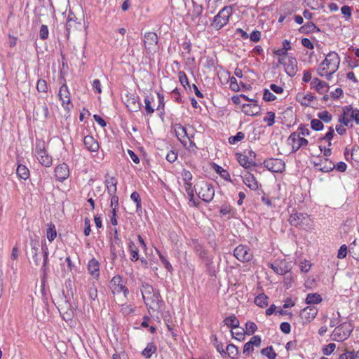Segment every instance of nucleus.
Returning a JSON list of instances; mask_svg holds the SVG:
<instances>
[{
  "label": "nucleus",
  "instance_id": "nucleus-1",
  "mask_svg": "<svg viewBox=\"0 0 359 359\" xmlns=\"http://www.w3.org/2000/svg\"><path fill=\"white\" fill-rule=\"evenodd\" d=\"M105 185L108 192L111 195L110 200V209L107 213V220L111 224H117V215L119 211L118 198L116 195L117 180L114 177L107 176L105 179Z\"/></svg>",
  "mask_w": 359,
  "mask_h": 359
},
{
  "label": "nucleus",
  "instance_id": "nucleus-2",
  "mask_svg": "<svg viewBox=\"0 0 359 359\" xmlns=\"http://www.w3.org/2000/svg\"><path fill=\"white\" fill-rule=\"evenodd\" d=\"M34 152L36 159L41 165L48 168L52 165V156L48 154V151L46 149V143L43 140H36Z\"/></svg>",
  "mask_w": 359,
  "mask_h": 359
},
{
  "label": "nucleus",
  "instance_id": "nucleus-3",
  "mask_svg": "<svg viewBox=\"0 0 359 359\" xmlns=\"http://www.w3.org/2000/svg\"><path fill=\"white\" fill-rule=\"evenodd\" d=\"M195 192L205 202H210L215 195L213 187L205 181H200L195 185Z\"/></svg>",
  "mask_w": 359,
  "mask_h": 359
},
{
  "label": "nucleus",
  "instance_id": "nucleus-4",
  "mask_svg": "<svg viewBox=\"0 0 359 359\" xmlns=\"http://www.w3.org/2000/svg\"><path fill=\"white\" fill-rule=\"evenodd\" d=\"M232 15V7L224 6L219 12L214 17L213 21L211 24L212 27L215 29L219 30L225 26L229 20L230 16Z\"/></svg>",
  "mask_w": 359,
  "mask_h": 359
},
{
  "label": "nucleus",
  "instance_id": "nucleus-5",
  "mask_svg": "<svg viewBox=\"0 0 359 359\" xmlns=\"http://www.w3.org/2000/svg\"><path fill=\"white\" fill-rule=\"evenodd\" d=\"M353 325L350 322H344L337 326L332 332L333 340L342 341L347 339L353 330Z\"/></svg>",
  "mask_w": 359,
  "mask_h": 359
},
{
  "label": "nucleus",
  "instance_id": "nucleus-6",
  "mask_svg": "<svg viewBox=\"0 0 359 359\" xmlns=\"http://www.w3.org/2000/svg\"><path fill=\"white\" fill-rule=\"evenodd\" d=\"M143 43L144 54L148 56L154 55L158 50V36L156 33L149 32L144 34Z\"/></svg>",
  "mask_w": 359,
  "mask_h": 359
},
{
  "label": "nucleus",
  "instance_id": "nucleus-7",
  "mask_svg": "<svg viewBox=\"0 0 359 359\" xmlns=\"http://www.w3.org/2000/svg\"><path fill=\"white\" fill-rule=\"evenodd\" d=\"M309 142L304 137L300 136L299 133H292L287 139V144L291 145L293 152H296L301 147L307 146Z\"/></svg>",
  "mask_w": 359,
  "mask_h": 359
},
{
  "label": "nucleus",
  "instance_id": "nucleus-8",
  "mask_svg": "<svg viewBox=\"0 0 359 359\" xmlns=\"http://www.w3.org/2000/svg\"><path fill=\"white\" fill-rule=\"evenodd\" d=\"M279 64L284 66L285 72L289 76L292 77L296 75L297 72V61L296 58L292 56L287 57L286 59L280 58Z\"/></svg>",
  "mask_w": 359,
  "mask_h": 359
},
{
  "label": "nucleus",
  "instance_id": "nucleus-9",
  "mask_svg": "<svg viewBox=\"0 0 359 359\" xmlns=\"http://www.w3.org/2000/svg\"><path fill=\"white\" fill-rule=\"evenodd\" d=\"M326 65V69L336 72L340 64V57L335 52H330L322 62Z\"/></svg>",
  "mask_w": 359,
  "mask_h": 359
},
{
  "label": "nucleus",
  "instance_id": "nucleus-10",
  "mask_svg": "<svg viewBox=\"0 0 359 359\" xmlns=\"http://www.w3.org/2000/svg\"><path fill=\"white\" fill-rule=\"evenodd\" d=\"M235 257L242 262H248L252 258V254L250 252V248L245 245H239L234 251Z\"/></svg>",
  "mask_w": 359,
  "mask_h": 359
},
{
  "label": "nucleus",
  "instance_id": "nucleus-11",
  "mask_svg": "<svg viewBox=\"0 0 359 359\" xmlns=\"http://www.w3.org/2000/svg\"><path fill=\"white\" fill-rule=\"evenodd\" d=\"M264 166L273 172H281L285 170V162L279 158H271L264 161Z\"/></svg>",
  "mask_w": 359,
  "mask_h": 359
},
{
  "label": "nucleus",
  "instance_id": "nucleus-12",
  "mask_svg": "<svg viewBox=\"0 0 359 359\" xmlns=\"http://www.w3.org/2000/svg\"><path fill=\"white\" fill-rule=\"evenodd\" d=\"M269 266L278 275H285L291 270V265L285 259L270 263Z\"/></svg>",
  "mask_w": 359,
  "mask_h": 359
},
{
  "label": "nucleus",
  "instance_id": "nucleus-13",
  "mask_svg": "<svg viewBox=\"0 0 359 359\" xmlns=\"http://www.w3.org/2000/svg\"><path fill=\"white\" fill-rule=\"evenodd\" d=\"M110 283L112 285L114 292H116L119 293V292H123V294L126 297L129 294V290L126 287L125 283L123 282V280L121 276H119V275L115 276L111 280Z\"/></svg>",
  "mask_w": 359,
  "mask_h": 359
},
{
  "label": "nucleus",
  "instance_id": "nucleus-14",
  "mask_svg": "<svg viewBox=\"0 0 359 359\" xmlns=\"http://www.w3.org/2000/svg\"><path fill=\"white\" fill-rule=\"evenodd\" d=\"M125 103L128 110L133 112L138 111L141 108L140 98L135 95H127Z\"/></svg>",
  "mask_w": 359,
  "mask_h": 359
},
{
  "label": "nucleus",
  "instance_id": "nucleus-15",
  "mask_svg": "<svg viewBox=\"0 0 359 359\" xmlns=\"http://www.w3.org/2000/svg\"><path fill=\"white\" fill-rule=\"evenodd\" d=\"M146 302L149 303L148 306L152 309H158L161 308L162 304H163L158 290H156L150 296V298L147 299Z\"/></svg>",
  "mask_w": 359,
  "mask_h": 359
},
{
  "label": "nucleus",
  "instance_id": "nucleus-16",
  "mask_svg": "<svg viewBox=\"0 0 359 359\" xmlns=\"http://www.w3.org/2000/svg\"><path fill=\"white\" fill-rule=\"evenodd\" d=\"M241 177L243 178V183L251 190L255 191L258 189L259 183L252 174L248 171H245L242 173Z\"/></svg>",
  "mask_w": 359,
  "mask_h": 359
},
{
  "label": "nucleus",
  "instance_id": "nucleus-17",
  "mask_svg": "<svg viewBox=\"0 0 359 359\" xmlns=\"http://www.w3.org/2000/svg\"><path fill=\"white\" fill-rule=\"evenodd\" d=\"M69 175V167L66 163L60 164L55 168V176L60 182L66 180Z\"/></svg>",
  "mask_w": 359,
  "mask_h": 359
},
{
  "label": "nucleus",
  "instance_id": "nucleus-18",
  "mask_svg": "<svg viewBox=\"0 0 359 359\" xmlns=\"http://www.w3.org/2000/svg\"><path fill=\"white\" fill-rule=\"evenodd\" d=\"M318 314V309L313 306H309L302 309L300 312L302 318H304L306 323L313 320Z\"/></svg>",
  "mask_w": 359,
  "mask_h": 359
},
{
  "label": "nucleus",
  "instance_id": "nucleus-19",
  "mask_svg": "<svg viewBox=\"0 0 359 359\" xmlns=\"http://www.w3.org/2000/svg\"><path fill=\"white\" fill-rule=\"evenodd\" d=\"M83 144L87 150L90 152H97L100 148L99 143L93 136L86 135L83 138Z\"/></svg>",
  "mask_w": 359,
  "mask_h": 359
},
{
  "label": "nucleus",
  "instance_id": "nucleus-20",
  "mask_svg": "<svg viewBox=\"0 0 359 359\" xmlns=\"http://www.w3.org/2000/svg\"><path fill=\"white\" fill-rule=\"evenodd\" d=\"M58 95L60 100L62 101V106L67 107V106L70 104V93L66 84H63L60 88Z\"/></svg>",
  "mask_w": 359,
  "mask_h": 359
},
{
  "label": "nucleus",
  "instance_id": "nucleus-21",
  "mask_svg": "<svg viewBox=\"0 0 359 359\" xmlns=\"http://www.w3.org/2000/svg\"><path fill=\"white\" fill-rule=\"evenodd\" d=\"M30 245L32 248L33 261L36 266H39L40 264L41 259L39 257L38 252L40 247L41 248V244L40 245L39 240L32 238L30 241Z\"/></svg>",
  "mask_w": 359,
  "mask_h": 359
},
{
  "label": "nucleus",
  "instance_id": "nucleus-22",
  "mask_svg": "<svg viewBox=\"0 0 359 359\" xmlns=\"http://www.w3.org/2000/svg\"><path fill=\"white\" fill-rule=\"evenodd\" d=\"M88 270L90 275L96 279L100 277V264L95 258L91 259L88 264Z\"/></svg>",
  "mask_w": 359,
  "mask_h": 359
},
{
  "label": "nucleus",
  "instance_id": "nucleus-23",
  "mask_svg": "<svg viewBox=\"0 0 359 359\" xmlns=\"http://www.w3.org/2000/svg\"><path fill=\"white\" fill-rule=\"evenodd\" d=\"M175 134L177 139L184 146L187 144V139L190 140V138L188 136L187 132V129L181 125L177 126V128H175Z\"/></svg>",
  "mask_w": 359,
  "mask_h": 359
},
{
  "label": "nucleus",
  "instance_id": "nucleus-24",
  "mask_svg": "<svg viewBox=\"0 0 359 359\" xmlns=\"http://www.w3.org/2000/svg\"><path fill=\"white\" fill-rule=\"evenodd\" d=\"M315 166L318 170L323 172H330L334 168V165L327 158L321 161L320 163H315Z\"/></svg>",
  "mask_w": 359,
  "mask_h": 359
},
{
  "label": "nucleus",
  "instance_id": "nucleus-25",
  "mask_svg": "<svg viewBox=\"0 0 359 359\" xmlns=\"http://www.w3.org/2000/svg\"><path fill=\"white\" fill-rule=\"evenodd\" d=\"M345 115L350 116L351 121H353L356 125L359 126V109L351 106L345 107Z\"/></svg>",
  "mask_w": 359,
  "mask_h": 359
},
{
  "label": "nucleus",
  "instance_id": "nucleus-26",
  "mask_svg": "<svg viewBox=\"0 0 359 359\" xmlns=\"http://www.w3.org/2000/svg\"><path fill=\"white\" fill-rule=\"evenodd\" d=\"M156 290H154L153 287L148 283H142L141 287V292L142 294L143 299L147 306L149 303L146 302L147 299L150 298V296Z\"/></svg>",
  "mask_w": 359,
  "mask_h": 359
},
{
  "label": "nucleus",
  "instance_id": "nucleus-27",
  "mask_svg": "<svg viewBox=\"0 0 359 359\" xmlns=\"http://www.w3.org/2000/svg\"><path fill=\"white\" fill-rule=\"evenodd\" d=\"M344 155L346 160L348 161L349 158L351 157V158L354 161L359 163V147L356 145L353 146L351 148V153L348 152V150L346 148L344 151Z\"/></svg>",
  "mask_w": 359,
  "mask_h": 359
},
{
  "label": "nucleus",
  "instance_id": "nucleus-28",
  "mask_svg": "<svg viewBox=\"0 0 359 359\" xmlns=\"http://www.w3.org/2000/svg\"><path fill=\"white\" fill-rule=\"evenodd\" d=\"M236 156L238 162L244 168L248 169L251 167H254L249 158H247V156L244 153H238Z\"/></svg>",
  "mask_w": 359,
  "mask_h": 359
},
{
  "label": "nucleus",
  "instance_id": "nucleus-29",
  "mask_svg": "<svg viewBox=\"0 0 359 359\" xmlns=\"http://www.w3.org/2000/svg\"><path fill=\"white\" fill-rule=\"evenodd\" d=\"M299 32L303 34L316 33L319 32L320 29L313 22H309L302 26L299 28Z\"/></svg>",
  "mask_w": 359,
  "mask_h": 359
},
{
  "label": "nucleus",
  "instance_id": "nucleus-30",
  "mask_svg": "<svg viewBox=\"0 0 359 359\" xmlns=\"http://www.w3.org/2000/svg\"><path fill=\"white\" fill-rule=\"evenodd\" d=\"M223 322L225 325L231 329L239 327L240 322L235 315H231L225 318Z\"/></svg>",
  "mask_w": 359,
  "mask_h": 359
},
{
  "label": "nucleus",
  "instance_id": "nucleus-31",
  "mask_svg": "<svg viewBox=\"0 0 359 359\" xmlns=\"http://www.w3.org/2000/svg\"><path fill=\"white\" fill-rule=\"evenodd\" d=\"M243 111L248 116H255L259 114L260 108L257 104H243Z\"/></svg>",
  "mask_w": 359,
  "mask_h": 359
},
{
  "label": "nucleus",
  "instance_id": "nucleus-32",
  "mask_svg": "<svg viewBox=\"0 0 359 359\" xmlns=\"http://www.w3.org/2000/svg\"><path fill=\"white\" fill-rule=\"evenodd\" d=\"M323 299L318 293H309L305 299L306 304H317L322 302Z\"/></svg>",
  "mask_w": 359,
  "mask_h": 359
},
{
  "label": "nucleus",
  "instance_id": "nucleus-33",
  "mask_svg": "<svg viewBox=\"0 0 359 359\" xmlns=\"http://www.w3.org/2000/svg\"><path fill=\"white\" fill-rule=\"evenodd\" d=\"M157 350V347L154 342H149L142 352V355L145 358H150L153 353Z\"/></svg>",
  "mask_w": 359,
  "mask_h": 359
},
{
  "label": "nucleus",
  "instance_id": "nucleus-34",
  "mask_svg": "<svg viewBox=\"0 0 359 359\" xmlns=\"http://www.w3.org/2000/svg\"><path fill=\"white\" fill-rule=\"evenodd\" d=\"M314 100V96L311 94H298L297 95V100L304 106H309L311 102Z\"/></svg>",
  "mask_w": 359,
  "mask_h": 359
},
{
  "label": "nucleus",
  "instance_id": "nucleus-35",
  "mask_svg": "<svg viewBox=\"0 0 359 359\" xmlns=\"http://www.w3.org/2000/svg\"><path fill=\"white\" fill-rule=\"evenodd\" d=\"M189 245L196 255H198L205 249L203 245L198 241V239L196 238H191L189 241Z\"/></svg>",
  "mask_w": 359,
  "mask_h": 359
},
{
  "label": "nucleus",
  "instance_id": "nucleus-36",
  "mask_svg": "<svg viewBox=\"0 0 359 359\" xmlns=\"http://www.w3.org/2000/svg\"><path fill=\"white\" fill-rule=\"evenodd\" d=\"M211 340L212 342V344L217 349V351L220 353V355L222 357L226 356V353L225 350L223 348V344L222 342L218 341L217 337L215 334H213L211 336Z\"/></svg>",
  "mask_w": 359,
  "mask_h": 359
},
{
  "label": "nucleus",
  "instance_id": "nucleus-37",
  "mask_svg": "<svg viewBox=\"0 0 359 359\" xmlns=\"http://www.w3.org/2000/svg\"><path fill=\"white\" fill-rule=\"evenodd\" d=\"M268 299L269 297L264 293H262L255 298L254 302L257 306L265 308L268 306Z\"/></svg>",
  "mask_w": 359,
  "mask_h": 359
},
{
  "label": "nucleus",
  "instance_id": "nucleus-38",
  "mask_svg": "<svg viewBox=\"0 0 359 359\" xmlns=\"http://www.w3.org/2000/svg\"><path fill=\"white\" fill-rule=\"evenodd\" d=\"M16 173L20 178L25 180L28 179L29 177V170L24 165H18L16 170Z\"/></svg>",
  "mask_w": 359,
  "mask_h": 359
},
{
  "label": "nucleus",
  "instance_id": "nucleus-39",
  "mask_svg": "<svg viewBox=\"0 0 359 359\" xmlns=\"http://www.w3.org/2000/svg\"><path fill=\"white\" fill-rule=\"evenodd\" d=\"M226 355L232 359L237 358L239 353L238 348L233 344H230L226 346Z\"/></svg>",
  "mask_w": 359,
  "mask_h": 359
},
{
  "label": "nucleus",
  "instance_id": "nucleus-40",
  "mask_svg": "<svg viewBox=\"0 0 359 359\" xmlns=\"http://www.w3.org/2000/svg\"><path fill=\"white\" fill-rule=\"evenodd\" d=\"M261 354L265 355L268 359H276L277 356L272 346L262 348L261 350Z\"/></svg>",
  "mask_w": 359,
  "mask_h": 359
},
{
  "label": "nucleus",
  "instance_id": "nucleus-41",
  "mask_svg": "<svg viewBox=\"0 0 359 359\" xmlns=\"http://www.w3.org/2000/svg\"><path fill=\"white\" fill-rule=\"evenodd\" d=\"M128 248H129L130 255L132 256L130 259L133 262L137 261L139 259V255H138L139 250L137 248V247L135 246V243L133 242L130 241L128 245Z\"/></svg>",
  "mask_w": 359,
  "mask_h": 359
},
{
  "label": "nucleus",
  "instance_id": "nucleus-42",
  "mask_svg": "<svg viewBox=\"0 0 359 359\" xmlns=\"http://www.w3.org/2000/svg\"><path fill=\"white\" fill-rule=\"evenodd\" d=\"M215 171L219 175V176L226 181L231 182V176L227 170L222 168L221 166L216 165Z\"/></svg>",
  "mask_w": 359,
  "mask_h": 359
},
{
  "label": "nucleus",
  "instance_id": "nucleus-43",
  "mask_svg": "<svg viewBox=\"0 0 359 359\" xmlns=\"http://www.w3.org/2000/svg\"><path fill=\"white\" fill-rule=\"evenodd\" d=\"M317 117L320 120L324 121L325 123H329L332 120V114L327 111H319L317 114Z\"/></svg>",
  "mask_w": 359,
  "mask_h": 359
},
{
  "label": "nucleus",
  "instance_id": "nucleus-44",
  "mask_svg": "<svg viewBox=\"0 0 359 359\" xmlns=\"http://www.w3.org/2000/svg\"><path fill=\"white\" fill-rule=\"evenodd\" d=\"M46 236L50 242L54 241V239L57 236V231L55 229V226H48V228L47 229L46 231Z\"/></svg>",
  "mask_w": 359,
  "mask_h": 359
},
{
  "label": "nucleus",
  "instance_id": "nucleus-45",
  "mask_svg": "<svg viewBox=\"0 0 359 359\" xmlns=\"http://www.w3.org/2000/svg\"><path fill=\"white\" fill-rule=\"evenodd\" d=\"M158 254L159 255V258L162 264H163L164 267L167 269L168 271L172 273L173 271V268L169 261L166 259V257L163 255L160 251H157Z\"/></svg>",
  "mask_w": 359,
  "mask_h": 359
},
{
  "label": "nucleus",
  "instance_id": "nucleus-46",
  "mask_svg": "<svg viewBox=\"0 0 359 359\" xmlns=\"http://www.w3.org/2000/svg\"><path fill=\"white\" fill-rule=\"evenodd\" d=\"M245 333L248 335H252L257 330V326L254 322L248 321L245 323Z\"/></svg>",
  "mask_w": 359,
  "mask_h": 359
},
{
  "label": "nucleus",
  "instance_id": "nucleus-47",
  "mask_svg": "<svg viewBox=\"0 0 359 359\" xmlns=\"http://www.w3.org/2000/svg\"><path fill=\"white\" fill-rule=\"evenodd\" d=\"M220 213L222 216H227L229 218L233 215V211L230 205H224L221 207Z\"/></svg>",
  "mask_w": 359,
  "mask_h": 359
},
{
  "label": "nucleus",
  "instance_id": "nucleus-48",
  "mask_svg": "<svg viewBox=\"0 0 359 359\" xmlns=\"http://www.w3.org/2000/svg\"><path fill=\"white\" fill-rule=\"evenodd\" d=\"M245 137V134L243 132H238L234 136H231L229 138V142L231 144H235L239 141H241Z\"/></svg>",
  "mask_w": 359,
  "mask_h": 359
},
{
  "label": "nucleus",
  "instance_id": "nucleus-49",
  "mask_svg": "<svg viewBox=\"0 0 359 359\" xmlns=\"http://www.w3.org/2000/svg\"><path fill=\"white\" fill-rule=\"evenodd\" d=\"M311 127L313 130L319 131L323 128V124L318 118H314L311 121Z\"/></svg>",
  "mask_w": 359,
  "mask_h": 359
},
{
  "label": "nucleus",
  "instance_id": "nucleus-50",
  "mask_svg": "<svg viewBox=\"0 0 359 359\" xmlns=\"http://www.w3.org/2000/svg\"><path fill=\"white\" fill-rule=\"evenodd\" d=\"M215 230L216 228L215 226H212V227L210 226H204L202 231L205 236H207L208 238H210L212 236H215Z\"/></svg>",
  "mask_w": 359,
  "mask_h": 359
},
{
  "label": "nucleus",
  "instance_id": "nucleus-51",
  "mask_svg": "<svg viewBox=\"0 0 359 359\" xmlns=\"http://www.w3.org/2000/svg\"><path fill=\"white\" fill-rule=\"evenodd\" d=\"M41 271L43 273V277L41 279V281L43 283H44L46 278L47 276L48 272L49 271L48 268V259H43V264L41 268Z\"/></svg>",
  "mask_w": 359,
  "mask_h": 359
},
{
  "label": "nucleus",
  "instance_id": "nucleus-52",
  "mask_svg": "<svg viewBox=\"0 0 359 359\" xmlns=\"http://www.w3.org/2000/svg\"><path fill=\"white\" fill-rule=\"evenodd\" d=\"M36 89L39 93H46L48 90L46 81L44 79H39L36 83Z\"/></svg>",
  "mask_w": 359,
  "mask_h": 359
},
{
  "label": "nucleus",
  "instance_id": "nucleus-53",
  "mask_svg": "<svg viewBox=\"0 0 359 359\" xmlns=\"http://www.w3.org/2000/svg\"><path fill=\"white\" fill-rule=\"evenodd\" d=\"M275 113L273 111H269L266 114V116L264 118L263 121L267 123L268 126H271L273 125L275 121Z\"/></svg>",
  "mask_w": 359,
  "mask_h": 359
},
{
  "label": "nucleus",
  "instance_id": "nucleus-54",
  "mask_svg": "<svg viewBox=\"0 0 359 359\" xmlns=\"http://www.w3.org/2000/svg\"><path fill=\"white\" fill-rule=\"evenodd\" d=\"M336 348V344L334 343H330L329 344L325 346L323 349L322 352L325 355H330L333 351H334Z\"/></svg>",
  "mask_w": 359,
  "mask_h": 359
},
{
  "label": "nucleus",
  "instance_id": "nucleus-55",
  "mask_svg": "<svg viewBox=\"0 0 359 359\" xmlns=\"http://www.w3.org/2000/svg\"><path fill=\"white\" fill-rule=\"evenodd\" d=\"M49 34L48 28L46 25H42L39 30V37L42 40L48 39Z\"/></svg>",
  "mask_w": 359,
  "mask_h": 359
},
{
  "label": "nucleus",
  "instance_id": "nucleus-56",
  "mask_svg": "<svg viewBox=\"0 0 359 359\" xmlns=\"http://www.w3.org/2000/svg\"><path fill=\"white\" fill-rule=\"evenodd\" d=\"M75 24H76V22L74 20L73 17L72 16V15L69 14L67 20V23H66V30H67V36H69L70 30H71L72 27L74 25H75Z\"/></svg>",
  "mask_w": 359,
  "mask_h": 359
},
{
  "label": "nucleus",
  "instance_id": "nucleus-57",
  "mask_svg": "<svg viewBox=\"0 0 359 359\" xmlns=\"http://www.w3.org/2000/svg\"><path fill=\"white\" fill-rule=\"evenodd\" d=\"M329 88V85L326 82L322 81L318 85V88H316V90L320 94H323L328 91Z\"/></svg>",
  "mask_w": 359,
  "mask_h": 359
},
{
  "label": "nucleus",
  "instance_id": "nucleus-58",
  "mask_svg": "<svg viewBox=\"0 0 359 359\" xmlns=\"http://www.w3.org/2000/svg\"><path fill=\"white\" fill-rule=\"evenodd\" d=\"M199 258L203 260L204 262H210V259H213L212 256L208 255V250L205 249L201 253L197 255Z\"/></svg>",
  "mask_w": 359,
  "mask_h": 359
},
{
  "label": "nucleus",
  "instance_id": "nucleus-59",
  "mask_svg": "<svg viewBox=\"0 0 359 359\" xmlns=\"http://www.w3.org/2000/svg\"><path fill=\"white\" fill-rule=\"evenodd\" d=\"M182 178L184 181V182H190L192 180V174L191 172L188 170L183 169L181 172Z\"/></svg>",
  "mask_w": 359,
  "mask_h": 359
},
{
  "label": "nucleus",
  "instance_id": "nucleus-60",
  "mask_svg": "<svg viewBox=\"0 0 359 359\" xmlns=\"http://www.w3.org/2000/svg\"><path fill=\"white\" fill-rule=\"evenodd\" d=\"M130 198L135 203L137 210L141 208V199L140 194L137 192H133L130 195Z\"/></svg>",
  "mask_w": 359,
  "mask_h": 359
},
{
  "label": "nucleus",
  "instance_id": "nucleus-61",
  "mask_svg": "<svg viewBox=\"0 0 359 359\" xmlns=\"http://www.w3.org/2000/svg\"><path fill=\"white\" fill-rule=\"evenodd\" d=\"M243 153L246 155L247 158H249V160L252 163V165L254 166H256L257 165V163L255 161L256 153L255 151H253L252 150L245 151Z\"/></svg>",
  "mask_w": 359,
  "mask_h": 359
},
{
  "label": "nucleus",
  "instance_id": "nucleus-62",
  "mask_svg": "<svg viewBox=\"0 0 359 359\" xmlns=\"http://www.w3.org/2000/svg\"><path fill=\"white\" fill-rule=\"evenodd\" d=\"M341 12L344 15L345 19L349 20L351 17V8L348 6H344L341 8Z\"/></svg>",
  "mask_w": 359,
  "mask_h": 359
},
{
  "label": "nucleus",
  "instance_id": "nucleus-63",
  "mask_svg": "<svg viewBox=\"0 0 359 359\" xmlns=\"http://www.w3.org/2000/svg\"><path fill=\"white\" fill-rule=\"evenodd\" d=\"M276 97L268 89L264 90L263 99L265 101L270 102L275 100Z\"/></svg>",
  "mask_w": 359,
  "mask_h": 359
},
{
  "label": "nucleus",
  "instance_id": "nucleus-64",
  "mask_svg": "<svg viewBox=\"0 0 359 359\" xmlns=\"http://www.w3.org/2000/svg\"><path fill=\"white\" fill-rule=\"evenodd\" d=\"M254 351V347L248 341L244 344L243 353L245 355H250Z\"/></svg>",
  "mask_w": 359,
  "mask_h": 359
}]
</instances>
